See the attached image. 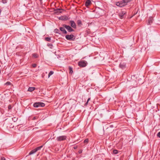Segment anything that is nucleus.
<instances>
[{"label": "nucleus", "instance_id": "b1692460", "mask_svg": "<svg viewBox=\"0 0 160 160\" xmlns=\"http://www.w3.org/2000/svg\"><path fill=\"white\" fill-rule=\"evenodd\" d=\"M45 40L47 41H50L51 40V38L49 37H47L45 38Z\"/></svg>", "mask_w": 160, "mask_h": 160}, {"label": "nucleus", "instance_id": "ddd939ff", "mask_svg": "<svg viewBox=\"0 0 160 160\" xmlns=\"http://www.w3.org/2000/svg\"><path fill=\"white\" fill-rule=\"evenodd\" d=\"M35 89V88L34 87H29L28 88V91L29 92H32Z\"/></svg>", "mask_w": 160, "mask_h": 160}, {"label": "nucleus", "instance_id": "aec40b11", "mask_svg": "<svg viewBox=\"0 0 160 160\" xmlns=\"http://www.w3.org/2000/svg\"><path fill=\"white\" fill-rule=\"evenodd\" d=\"M125 3L126 4V5H127V3L131 1V0H123Z\"/></svg>", "mask_w": 160, "mask_h": 160}, {"label": "nucleus", "instance_id": "4c0bfd02", "mask_svg": "<svg viewBox=\"0 0 160 160\" xmlns=\"http://www.w3.org/2000/svg\"><path fill=\"white\" fill-rule=\"evenodd\" d=\"M16 119L15 118H12V119Z\"/></svg>", "mask_w": 160, "mask_h": 160}, {"label": "nucleus", "instance_id": "a211bd4d", "mask_svg": "<svg viewBox=\"0 0 160 160\" xmlns=\"http://www.w3.org/2000/svg\"><path fill=\"white\" fill-rule=\"evenodd\" d=\"M53 73V72L51 71L48 74V77H50L51 75H52Z\"/></svg>", "mask_w": 160, "mask_h": 160}, {"label": "nucleus", "instance_id": "dca6fc26", "mask_svg": "<svg viewBox=\"0 0 160 160\" xmlns=\"http://www.w3.org/2000/svg\"><path fill=\"white\" fill-rule=\"evenodd\" d=\"M43 147V145L41 146H40L36 148L35 149H33V150H39L41 149Z\"/></svg>", "mask_w": 160, "mask_h": 160}, {"label": "nucleus", "instance_id": "f3484780", "mask_svg": "<svg viewBox=\"0 0 160 160\" xmlns=\"http://www.w3.org/2000/svg\"><path fill=\"white\" fill-rule=\"evenodd\" d=\"M69 73L71 74H72L73 72V71H72V68L71 67H69Z\"/></svg>", "mask_w": 160, "mask_h": 160}, {"label": "nucleus", "instance_id": "f8f14e48", "mask_svg": "<svg viewBox=\"0 0 160 160\" xmlns=\"http://www.w3.org/2000/svg\"><path fill=\"white\" fill-rule=\"evenodd\" d=\"M60 30L64 34H67V31L63 27L60 28Z\"/></svg>", "mask_w": 160, "mask_h": 160}, {"label": "nucleus", "instance_id": "6e6552de", "mask_svg": "<svg viewBox=\"0 0 160 160\" xmlns=\"http://www.w3.org/2000/svg\"><path fill=\"white\" fill-rule=\"evenodd\" d=\"M71 26L74 28H76V24L74 21L71 20L70 21Z\"/></svg>", "mask_w": 160, "mask_h": 160}, {"label": "nucleus", "instance_id": "f257e3e1", "mask_svg": "<svg viewBox=\"0 0 160 160\" xmlns=\"http://www.w3.org/2000/svg\"><path fill=\"white\" fill-rule=\"evenodd\" d=\"M45 104L44 103L42 102H37L34 103L33 106L35 108H38L39 107H43Z\"/></svg>", "mask_w": 160, "mask_h": 160}, {"label": "nucleus", "instance_id": "4be33fe9", "mask_svg": "<svg viewBox=\"0 0 160 160\" xmlns=\"http://www.w3.org/2000/svg\"><path fill=\"white\" fill-rule=\"evenodd\" d=\"M13 106H12V105L10 104L8 106V110H10L13 107Z\"/></svg>", "mask_w": 160, "mask_h": 160}, {"label": "nucleus", "instance_id": "f03ea898", "mask_svg": "<svg viewBox=\"0 0 160 160\" xmlns=\"http://www.w3.org/2000/svg\"><path fill=\"white\" fill-rule=\"evenodd\" d=\"M87 64V62L86 61L82 60L79 61L78 63V65L79 66L84 67H86Z\"/></svg>", "mask_w": 160, "mask_h": 160}, {"label": "nucleus", "instance_id": "a878e982", "mask_svg": "<svg viewBox=\"0 0 160 160\" xmlns=\"http://www.w3.org/2000/svg\"><path fill=\"white\" fill-rule=\"evenodd\" d=\"M32 56L35 58H37L38 57V55L35 53L33 54Z\"/></svg>", "mask_w": 160, "mask_h": 160}, {"label": "nucleus", "instance_id": "39448f33", "mask_svg": "<svg viewBox=\"0 0 160 160\" xmlns=\"http://www.w3.org/2000/svg\"><path fill=\"white\" fill-rule=\"evenodd\" d=\"M116 4L117 6L120 7H122L126 5L123 0L120 2H117Z\"/></svg>", "mask_w": 160, "mask_h": 160}, {"label": "nucleus", "instance_id": "9d476101", "mask_svg": "<svg viewBox=\"0 0 160 160\" xmlns=\"http://www.w3.org/2000/svg\"><path fill=\"white\" fill-rule=\"evenodd\" d=\"M91 4V2L90 0H87L85 3V5L87 7H88Z\"/></svg>", "mask_w": 160, "mask_h": 160}, {"label": "nucleus", "instance_id": "2f4dec72", "mask_svg": "<svg viewBox=\"0 0 160 160\" xmlns=\"http://www.w3.org/2000/svg\"><path fill=\"white\" fill-rule=\"evenodd\" d=\"M37 66V65L35 64H33L32 65V66L33 68H35Z\"/></svg>", "mask_w": 160, "mask_h": 160}, {"label": "nucleus", "instance_id": "6ab92c4d", "mask_svg": "<svg viewBox=\"0 0 160 160\" xmlns=\"http://www.w3.org/2000/svg\"><path fill=\"white\" fill-rule=\"evenodd\" d=\"M59 30L57 29H56L54 30V32H55V33L60 34V33H59Z\"/></svg>", "mask_w": 160, "mask_h": 160}, {"label": "nucleus", "instance_id": "2eb2a0df", "mask_svg": "<svg viewBox=\"0 0 160 160\" xmlns=\"http://www.w3.org/2000/svg\"><path fill=\"white\" fill-rule=\"evenodd\" d=\"M63 10V9L58 8H57V9H56V11H57V12H59V13H61L62 12H61V11L58 12V11H59Z\"/></svg>", "mask_w": 160, "mask_h": 160}, {"label": "nucleus", "instance_id": "72a5a7b5", "mask_svg": "<svg viewBox=\"0 0 160 160\" xmlns=\"http://www.w3.org/2000/svg\"><path fill=\"white\" fill-rule=\"evenodd\" d=\"M157 136L160 138V132H159L157 134Z\"/></svg>", "mask_w": 160, "mask_h": 160}, {"label": "nucleus", "instance_id": "c9c22d12", "mask_svg": "<svg viewBox=\"0 0 160 160\" xmlns=\"http://www.w3.org/2000/svg\"><path fill=\"white\" fill-rule=\"evenodd\" d=\"M36 119V117H34L33 118V119L34 120V119Z\"/></svg>", "mask_w": 160, "mask_h": 160}, {"label": "nucleus", "instance_id": "473e14b6", "mask_svg": "<svg viewBox=\"0 0 160 160\" xmlns=\"http://www.w3.org/2000/svg\"><path fill=\"white\" fill-rule=\"evenodd\" d=\"M113 152L115 154H117L118 153V151H113Z\"/></svg>", "mask_w": 160, "mask_h": 160}, {"label": "nucleus", "instance_id": "f704fd0d", "mask_svg": "<svg viewBox=\"0 0 160 160\" xmlns=\"http://www.w3.org/2000/svg\"><path fill=\"white\" fill-rule=\"evenodd\" d=\"M1 160H5V158H2Z\"/></svg>", "mask_w": 160, "mask_h": 160}, {"label": "nucleus", "instance_id": "4468645a", "mask_svg": "<svg viewBox=\"0 0 160 160\" xmlns=\"http://www.w3.org/2000/svg\"><path fill=\"white\" fill-rule=\"evenodd\" d=\"M153 18L152 17H150L148 20V22L149 24H150L152 22Z\"/></svg>", "mask_w": 160, "mask_h": 160}, {"label": "nucleus", "instance_id": "9b49d317", "mask_svg": "<svg viewBox=\"0 0 160 160\" xmlns=\"http://www.w3.org/2000/svg\"><path fill=\"white\" fill-rule=\"evenodd\" d=\"M119 67L122 69H124L126 67V64L124 62H121L119 65Z\"/></svg>", "mask_w": 160, "mask_h": 160}, {"label": "nucleus", "instance_id": "cd10ccee", "mask_svg": "<svg viewBox=\"0 0 160 160\" xmlns=\"http://www.w3.org/2000/svg\"><path fill=\"white\" fill-rule=\"evenodd\" d=\"M48 46L49 47L51 48H52V47L53 45L51 43H48Z\"/></svg>", "mask_w": 160, "mask_h": 160}, {"label": "nucleus", "instance_id": "bb28decb", "mask_svg": "<svg viewBox=\"0 0 160 160\" xmlns=\"http://www.w3.org/2000/svg\"><path fill=\"white\" fill-rule=\"evenodd\" d=\"M11 83L9 82H7L5 84V85H11Z\"/></svg>", "mask_w": 160, "mask_h": 160}, {"label": "nucleus", "instance_id": "20e7f679", "mask_svg": "<svg viewBox=\"0 0 160 160\" xmlns=\"http://www.w3.org/2000/svg\"><path fill=\"white\" fill-rule=\"evenodd\" d=\"M74 36L73 34L67 35L65 36L66 39L68 40L74 41L75 38H73Z\"/></svg>", "mask_w": 160, "mask_h": 160}, {"label": "nucleus", "instance_id": "393cba45", "mask_svg": "<svg viewBox=\"0 0 160 160\" xmlns=\"http://www.w3.org/2000/svg\"><path fill=\"white\" fill-rule=\"evenodd\" d=\"M77 23L79 25L82 24V22L80 20H78L77 21Z\"/></svg>", "mask_w": 160, "mask_h": 160}, {"label": "nucleus", "instance_id": "423d86ee", "mask_svg": "<svg viewBox=\"0 0 160 160\" xmlns=\"http://www.w3.org/2000/svg\"><path fill=\"white\" fill-rule=\"evenodd\" d=\"M66 136H62L57 137L56 139L58 141H61L66 140Z\"/></svg>", "mask_w": 160, "mask_h": 160}, {"label": "nucleus", "instance_id": "c756f323", "mask_svg": "<svg viewBox=\"0 0 160 160\" xmlns=\"http://www.w3.org/2000/svg\"><path fill=\"white\" fill-rule=\"evenodd\" d=\"M2 1L3 3H5L7 2V0H2Z\"/></svg>", "mask_w": 160, "mask_h": 160}, {"label": "nucleus", "instance_id": "0eeeda50", "mask_svg": "<svg viewBox=\"0 0 160 160\" xmlns=\"http://www.w3.org/2000/svg\"><path fill=\"white\" fill-rule=\"evenodd\" d=\"M126 14V12L124 11H122L121 13H120L119 14V18L121 19H123L125 18L124 16Z\"/></svg>", "mask_w": 160, "mask_h": 160}, {"label": "nucleus", "instance_id": "412c9836", "mask_svg": "<svg viewBox=\"0 0 160 160\" xmlns=\"http://www.w3.org/2000/svg\"><path fill=\"white\" fill-rule=\"evenodd\" d=\"M36 151H31L29 153V155H32L35 153Z\"/></svg>", "mask_w": 160, "mask_h": 160}, {"label": "nucleus", "instance_id": "c85d7f7f", "mask_svg": "<svg viewBox=\"0 0 160 160\" xmlns=\"http://www.w3.org/2000/svg\"><path fill=\"white\" fill-rule=\"evenodd\" d=\"M77 148V146H72V149H76Z\"/></svg>", "mask_w": 160, "mask_h": 160}, {"label": "nucleus", "instance_id": "1a4fd4ad", "mask_svg": "<svg viewBox=\"0 0 160 160\" xmlns=\"http://www.w3.org/2000/svg\"><path fill=\"white\" fill-rule=\"evenodd\" d=\"M59 19L63 20H67L69 19V18L68 17L65 16L60 17Z\"/></svg>", "mask_w": 160, "mask_h": 160}, {"label": "nucleus", "instance_id": "7ed1b4c3", "mask_svg": "<svg viewBox=\"0 0 160 160\" xmlns=\"http://www.w3.org/2000/svg\"><path fill=\"white\" fill-rule=\"evenodd\" d=\"M62 26L63 27L65 28L69 32H74V30L69 25H67L66 24H63Z\"/></svg>", "mask_w": 160, "mask_h": 160}, {"label": "nucleus", "instance_id": "e433bc0d", "mask_svg": "<svg viewBox=\"0 0 160 160\" xmlns=\"http://www.w3.org/2000/svg\"><path fill=\"white\" fill-rule=\"evenodd\" d=\"M79 153H82V151H80L79 152Z\"/></svg>", "mask_w": 160, "mask_h": 160}, {"label": "nucleus", "instance_id": "7c9ffc66", "mask_svg": "<svg viewBox=\"0 0 160 160\" xmlns=\"http://www.w3.org/2000/svg\"><path fill=\"white\" fill-rule=\"evenodd\" d=\"M90 100V98H88L87 102H86V103H85V105H87L88 104V101Z\"/></svg>", "mask_w": 160, "mask_h": 160}, {"label": "nucleus", "instance_id": "5701e85b", "mask_svg": "<svg viewBox=\"0 0 160 160\" xmlns=\"http://www.w3.org/2000/svg\"><path fill=\"white\" fill-rule=\"evenodd\" d=\"M88 142V138L86 139L84 141V143L87 144Z\"/></svg>", "mask_w": 160, "mask_h": 160}]
</instances>
